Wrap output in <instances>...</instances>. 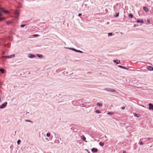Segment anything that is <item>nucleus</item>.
<instances>
[{"instance_id":"f257e3e1","label":"nucleus","mask_w":153,"mask_h":153,"mask_svg":"<svg viewBox=\"0 0 153 153\" xmlns=\"http://www.w3.org/2000/svg\"><path fill=\"white\" fill-rule=\"evenodd\" d=\"M104 90L105 91H110L112 92H116L117 93L115 90L109 88H105Z\"/></svg>"},{"instance_id":"f03ea898","label":"nucleus","mask_w":153,"mask_h":153,"mask_svg":"<svg viewBox=\"0 0 153 153\" xmlns=\"http://www.w3.org/2000/svg\"><path fill=\"white\" fill-rule=\"evenodd\" d=\"M7 103L5 102L0 106V109H2L5 108L7 105Z\"/></svg>"},{"instance_id":"7ed1b4c3","label":"nucleus","mask_w":153,"mask_h":153,"mask_svg":"<svg viewBox=\"0 0 153 153\" xmlns=\"http://www.w3.org/2000/svg\"><path fill=\"white\" fill-rule=\"evenodd\" d=\"M149 109L153 110V104L151 103H149Z\"/></svg>"},{"instance_id":"20e7f679","label":"nucleus","mask_w":153,"mask_h":153,"mask_svg":"<svg viewBox=\"0 0 153 153\" xmlns=\"http://www.w3.org/2000/svg\"><path fill=\"white\" fill-rule=\"evenodd\" d=\"M14 13L16 15V17L17 18L18 17L19 15V13L17 11H15L14 12Z\"/></svg>"},{"instance_id":"39448f33","label":"nucleus","mask_w":153,"mask_h":153,"mask_svg":"<svg viewBox=\"0 0 153 153\" xmlns=\"http://www.w3.org/2000/svg\"><path fill=\"white\" fill-rule=\"evenodd\" d=\"M28 56L30 58H33L34 57H36V56L32 54H29Z\"/></svg>"},{"instance_id":"423d86ee","label":"nucleus","mask_w":153,"mask_h":153,"mask_svg":"<svg viewBox=\"0 0 153 153\" xmlns=\"http://www.w3.org/2000/svg\"><path fill=\"white\" fill-rule=\"evenodd\" d=\"M91 152H97L98 151V149L96 148H94L91 149Z\"/></svg>"},{"instance_id":"0eeeda50","label":"nucleus","mask_w":153,"mask_h":153,"mask_svg":"<svg viewBox=\"0 0 153 153\" xmlns=\"http://www.w3.org/2000/svg\"><path fill=\"white\" fill-rule=\"evenodd\" d=\"M15 56V55L14 54H13L12 55H9L8 56H7L6 57L7 58L10 59L11 58Z\"/></svg>"},{"instance_id":"6e6552de","label":"nucleus","mask_w":153,"mask_h":153,"mask_svg":"<svg viewBox=\"0 0 153 153\" xmlns=\"http://www.w3.org/2000/svg\"><path fill=\"white\" fill-rule=\"evenodd\" d=\"M147 69L149 71H153V67L151 66H149L147 67Z\"/></svg>"},{"instance_id":"1a4fd4ad","label":"nucleus","mask_w":153,"mask_h":153,"mask_svg":"<svg viewBox=\"0 0 153 153\" xmlns=\"http://www.w3.org/2000/svg\"><path fill=\"white\" fill-rule=\"evenodd\" d=\"M118 66L119 67L123 69H125L127 70L128 69V68L125 66H123L121 65H118Z\"/></svg>"},{"instance_id":"9d476101","label":"nucleus","mask_w":153,"mask_h":153,"mask_svg":"<svg viewBox=\"0 0 153 153\" xmlns=\"http://www.w3.org/2000/svg\"><path fill=\"white\" fill-rule=\"evenodd\" d=\"M1 11L2 12H3L5 13H9V11L7 10H5L4 9L2 8Z\"/></svg>"},{"instance_id":"9b49d317","label":"nucleus","mask_w":153,"mask_h":153,"mask_svg":"<svg viewBox=\"0 0 153 153\" xmlns=\"http://www.w3.org/2000/svg\"><path fill=\"white\" fill-rule=\"evenodd\" d=\"M143 9L146 12H148L149 11V9L148 8L146 7H143Z\"/></svg>"},{"instance_id":"f8f14e48","label":"nucleus","mask_w":153,"mask_h":153,"mask_svg":"<svg viewBox=\"0 0 153 153\" xmlns=\"http://www.w3.org/2000/svg\"><path fill=\"white\" fill-rule=\"evenodd\" d=\"M137 22L138 23H144V21L143 20H140L138 19L137 20Z\"/></svg>"},{"instance_id":"ddd939ff","label":"nucleus","mask_w":153,"mask_h":153,"mask_svg":"<svg viewBox=\"0 0 153 153\" xmlns=\"http://www.w3.org/2000/svg\"><path fill=\"white\" fill-rule=\"evenodd\" d=\"M113 62L116 63L117 64H119L120 62V61L119 60H114Z\"/></svg>"},{"instance_id":"4468645a","label":"nucleus","mask_w":153,"mask_h":153,"mask_svg":"<svg viewBox=\"0 0 153 153\" xmlns=\"http://www.w3.org/2000/svg\"><path fill=\"white\" fill-rule=\"evenodd\" d=\"M134 116L137 117H140V115L139 114H137V113H134Z\"/></svg>"},{"instance_id":"2eb2a0df","label":"nucleus","mask_w":153,"mask_h":153,"mask_svg":"<svg viewBox=\"0 0 153 153\" xmlns=\"http://www.w3.org/2000/svg\"><path fill=\"white\" fill-rule=\"evenodd\" d=\"M0 72L2 74H4V70L2 68H0Z\"/></svg>"},{"instance_id":"dca6fc26","label":"nucleus","mask_w":153,"mask_h":153,"mask_svg":"<svg viewBox=\"0 0 153 153\" xmlns=\"http://www.w3.org/2000/svg\"><path fill=\"white\" fill-rule=\"evenodd\" d=\"M81 139L83 140L84 141H85L86 140V138L84 136H81Z\"/></svg>"},{"instance_id":"f3484780","label":"nucleus","mask_w":153,"mask_h":153,"mask_svg":"<svg viewBox=\"0 0 153 153\" xmlns=\"http://www.w3.org/2000/svg\"><path fill=\"white\" fill-rule=\"evenodd\" d=\"M37 56L40 58H42L43 56L42 55L39 54H37Z\"/></svg>"},{"instance_id":"a211bd4d","label":"nucleus","mask_w":153,"mask_h":153,"mask_svg":"<svg viewBox=\"0 0 153 153\" xmlns=\"http://www.w3.org/2000/svg\"><path fill=\"white\" fill-rule=\"evenodd\" d=\"M128 16L129 18H132L133 17V15L132 13H130L128 15Z\"/></svg>"},{"instance_id":"6ab92c4d","label":"nucleus","mask_w":153,"mask_h":153,"mask_svg":"<svg viewBox=\"0 0 153 153\" xmlns=\"http://www.w3.org/2000/svg\"><path fill=\"white\" fill-rule=\"evenodd\" d=\"M99 144L101 146H103L104 145V143L102 142H100L99 143Z\"/></svg>"},{"instance_id":"aec40b11","label":"nucleus","mask_w":153,"mask_h":153,"mask_svg":"<svg viewBox=\"0 0 153 153\" xmlns=\"http://www.w3.org/2000/svg\"><path fill=\"white\" fill-rule=\"evenodd\" d=\"M97 105L100 107H101L102 106V104H101V103H97Z\"/></svg>"},{"instance_id":"412c9836","label":"nucleus","mask_w":153,"mask_h":153,"mask_svg":"<svg viewBox=\"0 0 153 153\" xmlns=\"http://www.w3.org/2000/svg\"><path fill=\"white\" fill-rule=\"evenodd\" d=\"M95 112L97 114H99L101 113V111L99 110H96L95 111Z\"/></svg>"},{"instance_id":"4be33fe9","label":"nucleus","mask_w":153,"mask_h":153,"mask_svg":"<svg viewBox=\"0 0 153 153\" xmlns=\"http://www.w3.org/2000/svg\"><path fill=\"white\" fill-rule=\"evenodd\" d=\"M107 114L109 115H113L114 114V113L112 112H110L107 113Z\"/></svg>"},{"instance_id":"5701e85b","label":"nucleus","mask_w":153,"mask_h":153,"mask_svg":"<svg viewBox=\"0 0 153 153\" xmlns=\"http://www.w3.org/2000/svg\"><path fill=\"white\" fill-rule=\"evenodd\" d=\"M113 33H108V36H112Z\"/></svg>"},{"instance_id":"b1692460","label":"nucleus","mask_w":153,"mask_h":153,"mask_svg":"<svg viewBox=\"0 0 153 153\" xmlns=\"http://www.w3.org/2000/svg\"><path fill=\"white\" fill-rule=\"evenodd\" d=\"M51 135V133L50 132H48L46 136L48 137H49Z\"/></svg>"},{"instance_id":"393cba45","label":"nucleus","mask_w":153,"mask_h":153,"mask_svg":"<svg viewBox=\"0 0 153 153\" xmlns=\"http://www.w3.org/2000/svg\"><path fill=\"white\" fill-rule=\"evenodd\" d=\"M4 19H5V18L4 17H0V22L4 20Z\"/></svg>"},{"instance_id":"a878e982","label":"nucleus","mask_w":153,"mask_h":153,"mask_svg":"<svg viewBox=\"0 0 153 153\" xmlns=\"http://www.w3.org/2000/svg\"><path fill=\"white\" fill-rule=\"evenodd\" d=\"M21 142V140H18L17 141V144L18 145Z\"/></svg>"},{"instance_id":"bb28decb","label":"nucleus","mask_w":153,"mask_h":153,"mask_svg":"<svg viewBox=\"0 0 153 153\" xmlns=\"http://www.w3.org/2000/svg\"><path fill=\"white\" fill-rule=\"evenodd\" d=\"M25 121L26 122H31L32 123H33V122L30 120H25Z\"/></svg>"},{"instance_id":"cd10ccee","label":"nucleus","mask_w":153,"mask_h":153,"mask_svg":"<svg viewBox=\"0 0 153 153\" xmlns=\"http://www.w3.org/2000/svg\"><path fill=\"white\" fill-rule=\"evenodd\" d=\"M119 16V13H117L116 14V15H115L114 17H118Z\"/></svg>"},{"instance_id":"c85d7f7f","label":"nucleus","mask_w":153,"mask_h":153,"mask_svg":"<svg viewBox=\"0 0 153 153\" xmlns=\"http://www.w3.org/2000/svg\"><path fill=\"white\" fill-rule=\"evenodd\" d=\"M66 48L67 49H69L70 50H72L73 51H74V48Z\"/></svg>"},{"instance_id":"c756f323","label":"nucleus","mask_w":153,"mask_h":153,"mask_svg":"<svg viewBox=\"0 0 153 153\" xmlns=\"http://www.w3.org/2000/svg\"><path fill=\"white\" fill-rule=\"evenodd\" d=\"M26 25H21L20 26V27L22 28L24 27Z\"/></svg>"},{"instance_id":"7c9ffc66","label":"nucleus","mask_w":153,"mask_h":153,"mask_svg":"<svg viewBox=\"0 0 153 153\" xmlns=\"http://www.w3.org/2000/svg\"><path fill=\"white\" fill-rule=\"evenodd\" d=\"M77 52L79 53H83V52L80 50H78Z\"/></svg>"},{"instance_id":"2f4dec72","label":"nucleus","mask_w":153,"mask_h":153,"mask_svg":"<svg viewBox=\"0 0 153 153\" xmlns=\"http://www.w3.org/2000/svg\"><path fill=\"white\" fill-rule=\"evenodd\" d=\"M139 145H142L143 144V142H140L139 143Z\"/></svg>"},{"instance_id":"473e14b6","label":"nucleus","mask_w":153,"mask_h":153,"mask_svg":"<svg viewBox=\"0 0 153 153\" xmlns=\"http://www.w3.org/2000/svg\"><path fill=\"white\" fill-rule=\"evenodd\" d=\"M33 36L35 37H38L39 36L38 34H34L33 35Z\"/></svg>"},{"instance_id":"72a5a7b5","label":"nucleus","mask_w":153,"mask_h":153,"mask_svg":"<svg viewBox=\"0 0 153 153\" xmlns=\"http://www.w3.org/2000/svg\"><path fill=\"white\" fill-rule=\"evenodd\" d=\"M125 107H121V108L122 109V110H124V109L125 108Z\"/></svg>"},{"instance_id":"f704fd0d","label":"nucleus","mask_w":153,"mask_h":153,"mask_svg":"<svg viewBox=\"0 0 153 153\" xmlns=\"http://www.w3.org/2000/svg\"><path fill=\"white\" fill-rule=\"evenodd\" d=\"M147 22H148V23H150V22L149 20L147 19Z\"/></svg>"},{"instance_id":"c9c22d12","label":"nucleus","mask_w":153,"mask_h":153,"mask_svg":"<svg viewBox=\"0 0 153 153\" xmlns=\"http://www.w3.org/2000/svg\"><path fill=\"white\" fill-rule=\"evenodd\" d=\"M77 50H76V49H74V51H75V52H77Z\"/></svg>"},{"instance_id":"e433bc0d","label":"nucleus","mask_w":153,"mask_h":153,"mask_svg":"<svg viewBox=\"0 0 153 153\" xmlns=\"http://www.w3.org/2000/svg\"><path fill=\"white\" fill-rule=\"evenodd\" d=\"M82 15V14L81 13H79V14H78V16H81V15Z\"/></svg>"},{"instance_id":"4c0bfd02","label":"nucleus","mask_w":153,"mask_h":153,"mask_svg":"<svg viewBox=\"0 0 153 153\" xmlns=\"http://www.w3.org/2000/svg\"><path fill=\"white\" fill-rule=\"evenodd\" d=\"M1 12H2L1 11V12H0V16H1L2 15Z\"/></svg>"},{"instance_id":"58836bf2","label":"nucleus","mask_w":153,"mask_h":153,"mask_svg":"<svg viewBox=\"0 0 153 153\" xmlns=\"http://www.w3.org/2000/svg\"><path fill=\"white\" fill-rule=\"evenodd\" d=\"M123 153H126V151H124L123 152Z\"/></svg>"},{"instance_id":"ea45409f","label":"nucleus","mask_w":153,"mask_h":153,"mask_svg":"<svg viewBox=\"0 0 153 153\" xmlns=\"http://www.w3.org/2000/svg\"><path fill=\"white\" fill-rule=\"evenodd\" d=\"M2 8H1V7H0V11H1L2 9Z\"/></svg>"},{"instance_id":"a19ab883","label":"nucleus","mask_w":153,"mask_h":153,"mask_svg":"<svg viewBox=\"0 0 153 153\" xmlns=\"http://www.w3.org/2000/svg\"><path fill=\"white\" fill-rule=\"evenodd\" d=\"M11 23V22H7V24H10Z\"/></svg>"},{"instance_id":"79ce46f5","label":"nucleus","mask_w":153,"mask_h":153,"mask_svg":"<svg viewBox=\"0 0 153 153\" xmlns=\"http://www.w3.org/2000/svg\"><path fill=\"white\" fill-rule=\"evenodd\" d=\"M141 106H142V107H145V106H144V105H141Z\"/></svg>"},{"instance_id":"37998d69","label":"nucleus","mask_w":153,"mask_h":153,"mask_svg":"<svg viewBox=\"0 0 153 153\" xmlns=\"http://www.w3.org/2000/svg\"><path fill=\"white\" fill-rule=\"evenodd\" d=\"M1 102V98L0 97V102Z\"/></svg>"},{"instance_id":"c03bdc74","label":"nucleus","mask_w":153,"mask_h":153,"mask_svg":"<svg viewBox=\"0 0 153 153\" xmlns=\"http://www.w3.org/2000/svg\"><path fill=\"white\" fill-rule=\"evenodd\" d=\"M45 139L46 140H48V138H45Z\"/></svg>"},{"instance_id":"a18cd8bd","label":"nucleus","mask_w":153,"mask_h":153,"mask_svg":"<svg viewBox=\"0 0 153 153\" xmlns=\"http://www.w3.org/2000/svg\"><path fill=\"white\" fill-rule=\"evenodd\" d=\"M148 140H150V138L149 137V138H148Z\"/></svg>"},{"instance_id":"49530a36","label":"nucleus","mask_w":153,"mask_h":153,"mask_svg":"<svg viewBox=\"0 0 153 153\" xmlns=\"http://www.w3.org/2000/svg\"><path fill=\"white\" fill-rule=\"evenodd\" d=\"M134 27H135L136 26L135 25H134Z\"/></svg>"},{"instance_id":"de8ad7c7","label":"nucleus","mask_w":153,"mask_h":153,"mask_svg":"<svg viewBox=\"0 0 153 153\" xmlns=\"http://www.w3.org/2000/svg\"><path fill=\"white\" fill-rule=\"evenodd\" d=\"M88 153H90V152H88Z\"/></svg>"},{"instance_id":"09e8293b","label":"nucleus","mask_w":153,"mask_h":153,"mask_svg":"<svg viewBox=\"0 0 153 153\" xmlns=\"http://www.w3.org/2000/svg\"><path fill=\"white\" fill-rule=\"evenodd\" d=\"M85 6H87V4H85Z\"/></svg>"}]
</instances>
